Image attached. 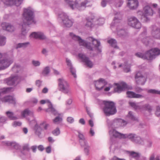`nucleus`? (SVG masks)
Masks as SVG:
<instances>
[{"instance_id":"obj_57","label":"nucleus","mask_w":160,"mask_h":160,"mask_svg":"<svg viewBox=\"0 0 160 160\" xmlns=\"http://www.w3.org/2000/svg\"><path fill=\"white\" fill-rule=\"evenodd\" d=\"M156 115L157 117L160 116V107L157 106L156 107V111L155 112Z\"/></svg>"},{"instance_id":"obj_32","label":"nucleus","mask_w":160,"mask_h":160,"mask_svg":"<svg viewBox=\"0 0 160 160\" xmlns=\"http://www.w3.org/2000/svg\"><path fill=\"white\" fill-rule=\"evenodd\" d=\"M136 134L134 133H129L124 134L123 138H128L133 142L135 138Z\"/></svg>"},{"instance_id":"obj_59","label":"nucleus","mask_w":160,"mask_h":160,"mask_svg":"<svg viewBox=\"0 0 160 160\" xmlns=\"http://www.w3.org/2000/svg\"><path fill=\"white\" fill-rule=\"evenodd\" d=\"M40 125L42 127H43L45 130H47V128L49 126V125L48 124H47L45 122L41 123L40 124Z\"/></svg>"},{"instance_id":"obj_28","label":"nucleus","mask_w":160,"mask_h":160,"mask_svg":"<svg viewBox=\"0 0 160 160\" xmlns=\"http://www.w3.org/2000/svg\"><path fill=\"white\" fill-rule=\"evenodd\" d=\"M82 45L90 51L93 50L92 47L91 46V43L81 38V46Z\"/></svg>"},{"instance_id":"obj_33","label":"nucleus","mask_w":160,"mask_h":160,"mask_svg":"<svg viewBox=\"0 0 160 160\" xmlns=\"http://www.w3.org/2000/svg\"><path fill=\"white\" fill-rule=\"evenodd\" d=\"M94 17L90 18L88 17L86 18V23L85 24V26L88 27H92L93 25V19Z\"/></svg>"},{"instance_id":"obj_61","label":"nucleus","mask_w":160,"mask_h":160,"mask_svg":"<svg viewBox=\"0 0 160 160\" xmlns=\"http://www.w3.org/2000/svg\"><path fill=\"white\" fill-rule=\"evenodd\" d=\"M67 121L69 123H72L74 121L73 118L72 117H68L67 118Z\"/></svg>"},{"instance_id":"obj_25","label":"nucleus","mask_w":160,"mask_h":160,"mask_svg":"<svg viewBox=\"0 0 160 160\" xmlns=\"http://www.w3.org/2000/svg\"><path fill=\"white\" fill-rule=\"evenodd\" d=\"M152 34L155 38L160 39V29L154 26L152 32Z\"/></svg>"},{"instance_id":"obj_49","label":"nucleus","mask_w":160,"mask_h":160,"mask_svg":"<svg viewBox=\"0 0 160 160\" xmlns=\"http://www.w3.org/2000/svg\"><path fill=\"white\" fill-rule=\"evenodd\" d=\"M23 0H13V5H15L16 6L20 5L22 2Z\"/></svg>"},{"instance_id":"obj_8","label":"nucleus","mask_w":160,"mask_h":160,"mask_svg":"<svg viewBox=\"0 0 160 160\" xmlns=\"http://www.w3.org/2000/svg\"><path fill=\"white\" fill-rule=\"evenodd\" d=\"M13 62L12 56L0 60V71L3 70L8 67Z\"/></svg>"},{"instance_id":"obj_2","label":"nucleus","mask_w":160,"mask_h":160,"mask_svg":"<svg viewBox=\"0 0 160 160\" xmlns=\"http://www.w3.org/2000/svg\"><path fill=\"white\" fill-rule=\"evenodd\" d=\"M22 16L23 23L24 24L30 25L36 23V21L34 19V11L31 8H24Z\"/></svg>"},{"instance_id":"obj_43","label":"nucleus","mask_w":160,"mask_h":160,"mask_svg":"<svg viewBox=\"0 0 160 160\" xmlns=\"http://www.w3.org/2000/svg\"><path fill=\"white\" fill-rule=\"evenodd\" d=\"M6 42V38L5 37L0 35V46H4Z\"/></svg>"},{"instance_id":"obj_12","label":"nucleus","mask_w":160,"mask_h":160,"mask_svg":"<svg viewBox=\"0 0 160 160\" xmlns=\"http://www.w3.org/2000/svg\"><path fill=\"white\" fill-rule=\"evenodd\" d=\"M143 12L139 11L138 13L139 14H142V16L145 18L147 20H149L148 17L152 16L153 14V11L152 8L149 6L147 5L143 8Z\"/></svg>"},{"instance_id":"obj_37","label":"nucleus","mask_w":160,"mask_h":160,"mask_svg":"<svg viewBox=\"0 0 160 160\" xmlns=\"http://www.w3.org/2000/svg\"><path fill=\"white\" fill-rule=\"evenodd\" d=\"M6 113L8 118L11 120H15L18 119L17 117L14 115L12 112L8 111L6 112Z\"/></svg>"},{"instance_id":"obj_58","label":"nucleus","mask_w":160,"mask_h":160,"mask_svg":"<svg viewBox=\"0 0 160 160\" xmlns=\"http://www.w3.org/2000/svg\"><path fill=\"white\" fill-rule=\"evenodd\" d=\"M32 62L33 65L35 67L38 66L40 64V62L38 61L33 60Z\"/></svg>"},{"instance_id":"obj_39","label":"nucleus","mask_w":160,"mask_h":160,"mask_svg":"<svg viewBox=\"0 0 160 160\" xmlns=\"http://www.w3.org/2000/svg\"><path fill=\"white\" fill-rule=\"evenodd\" d=\"M69 36L72 39L76 42H78L79 44H80V37L76 35L72 32L69 33Z\"/></svg>"},{"instance_id":"obj_6","label":"nucleus","mask_w":160,"mask_h":160,"mask_svg":"<svg viewBox=\"0 0 160 160\" xmlns=\"http://www.w3.org/2000/svg\"><path fill=\"white\" fill-rule=\"evenodd\" d=\"M47 102L49 103L48 105V108L45 109V111L48 112H51L54 115H58L53 120V122L55 123H59L62 120V118L59 116L60 114L58 113L57 111L53 107L51 103L49 100H47Z\"/></svg>"},{"instance_id":"obj_29","label":"nucleus","mask_w":160,"mask_h":160,"mask_svg":"<svg viewBox=\"0 0 160 160\" xmlns=\"http://www.w3.org/2000/svg\"><path fill=\"white\" fill-rule=\"evenodd\" d=\"M5 144L8 146H10L11 148L18 149L19 148V146L18 144L14 142H6Z\"/></svg>"},{"instance_id":"obj_62","label":"nucleus","mask_w":160,"mask_h":160,"mask_svg":"<svg viewBox=\"0 0 160 160\" xmlns=\"http://www.w3.org/2000/svg\"><path fill=\"white\" fill-rule=\"evenodd\" d=\"M22 123L19 122L14 121L12 124V125L14 127H17V126H20L21 125Z\"/></svg>"},{"instance_id":"obj_24","label":"nucleus","mask_w":160,"mask_h":160,"mask_svg":"<svg viewBox=\"0 0 160 160\" xmlns=\"http://www.w3.org/2000/svg\"><path fill=\"white\" fill-rule=\"evenodd\" d=\"M107 2L110 4H113L116 7H120L123 4V0H107Z\"/></svg>"},{"instance_id":"obj_46","label":"nucleus","mask_w":160,"mask_h":160,"mask_svg":"<svg viewBox=\"0 0 160 160\" xmlns=\"http://www.w3.org/2000/svg\"><path fill=\"white\" fill-rule=\"evenodd\" d=\"M141 109L148 110L150 112L152 110V108L149 104H147L142 106Z\"/></svg>"},{"instance_id":"obj_11","label":"nucleus","mask_w":160,"mask_h":160,"mask_svg":"<svg viewBox=\"0 0 160 160\" xmlns=\"http://www.w3.org/2000/svg\"><path fill=\"white\" fill-rule=\"evenodd\" d=\"M59 17L61 18L64 26L68 28L71 27L73 23L72 20L70 19L66 13L62 12L58 15Z\"/></svg>"},{"instance_id":"obj_19","label":"nucleus","mask_w":160,"mask_h":160,"mask_svg":"<svg viewBox=\"0 0 160 160\" xmlns=\"http://www.w3.org/2000/svg\"><path fill=\"white\" fill-rule=\"evenodd\" d=\"M2 29L5 30L10 32H12L15 30V28L11 24L3 22L1 25Z\"/></svg>"},{"instance_id":"obj_56","label":"nucleus","mask_w":160,"mask_h":160,"mask_svg":"<svg viewBox=\"0 0 160 160\" xmlns=\"http://www.w3.org/2000/svg\"><path fill=\"white\" fill-rule=\"evenodd\" d=\"M66 62L67 65L68 67L69 68H71L73 67V66L71 62V61L69 59H68V58H66Z\"/></svg>"},{"instance_id":"obj_5","label":"nucleus","mask_w":160,"mask_h":160,"mask_svg":"<svg viewBox=\"0 0 160 160\" xmlns=\"http://www.w3.org/2000/svg\"><path fill=\"white\" fill-rule=\"evenodd\" d=\"M107 122L109 127L115 128H118L120 126H124L127 123L125 121L119 118L115 119L111 121L107 120Z\"/></svg>"},{"instance_id":"obj_36","label":"nucleus","mask_w":160,"mask_h":160,"mask_svg":"<svg viewBox=\"0 0 160 160\" xmlns=\"http://www.w3.org/2000/svg\"><path fill=\"white\" fill-rule=\"evenodd\" d=\"M89 40L92 42V44L95 47H98L100 44V42L92 37H90L88 38Z\"/></svg>"},{"instance_id":"obj_1","label":"nucleus","mask_w":160,"mask_h":160,"mask_svg":"<svg viewBox=\"0 0 160 160\" xmlns=\"http://www.w3.org/2000/svg\"><path fill=\"white\" fill-rule=\"evenodd\" d=\"M115 16L113 21L111 25V29L113 30L116 27V32L119 37H124L127 35V33L124 29H122L121 24L120 23L122 19V15L119 12H115Z\"/></svg>"},{"instance_id":"obj_47","label":"nucleus","mask_w":160,"mask_h":160,"mask_svg":"<svg viewBox=\"0 0 160 160\" xmlns=\"http://www.w3.org/2000/svg\"><path fill=\"white\" fill-rule=\"evenodd\" d=\"M50 72V68L47 66L45 67L42 71V74L44 76H46L48 75Z\"/></svg>"},{"instance_id":"obj_41","label":"nucleus","mask_w":160,"mask_h":160,"mask_svg":"<svg viewBox=\"0 0 160 160\" xmlns=\"http://www.w3.org/2000/svg\"><path fill=\"white\" fill-rule=\"evenodd\" d=\"M128 117L132 121H138V118L135 116L133 113L131 111L129 112L128 114Z\"/></svg>"},{"instance_id":"obj_35","label":"nucleus","mask_w":160,"mask_h":160,"mask_svg":"<svg viewBox=\"0 0 160 160\" xmlns=\"http://www.w3.org/2000/svg\"><path fill=\"white\" fill-rule=\"evenodd\" d=\"M107 42L112 47L114 48H118L117 46V42L115 39L112 38H110L108 40Z\"/></svg>"},{"instance_id":"obj_7","label":"nucleus","mask_w":160,"mask_h":160,"mask_svg":"<svg viewBox=\"0 0 160 160\" xmlns=\"http://www.w3.org/2000/svg\"><path fill=\"white\" fill-rule=\"evenodd\" d=\"M59 90L65 94H67L70 91L69 85L67 82L63 78L58 79Z\"/></svg>"},{"instance_id":"obj_45","label":"nucleus","mask_w":160,"mask_h":160,"mask_svg":"<svg viewBox=\"0 0 160 160\" xmlns=\"http://www.w3.org/2000/svg\"><path fill=\"white\" fill-rule=\"evenodd\" d=\"M144 144H145L147 147L150 148L152 146V142L150 139L149 138H147L145 140Z\"/></svg>"},{"instance_id":"obj_63","label":"nucleus","mask_w":160,"mask_h":160,"mask_svg":"<svg viewBox=\"0 0 160 160\" xmlns=\"http://www.w3.org/2000/svg\"><path fill=\"white\" fill-rule=\"evenodd\" d=\"M124 70L126 72H129L130 71V66H125L124 68Z\"/></svg>"},{"instance_id":"obj_17","label":"nucleus","mask_w":160,"mask_h":160,"mask_svg":"<svg viewBox=\"0 0 160 160\" xmlns=\"http://www.w3.org/2000/svg\"><path fill=\"white\" fill-rule=\"evenodd\" d=\"M94 83L96 89L98 91L102 90L107 84V82L105 80L102 78L99 79L98 80L94 81Z\"/></svg>"},{"instance_id":"obj_9","label":"nucleus","mask_w":160,"mask_h":160,"mask_svg":"<svg viewBox=\"0 0 160 160\" xmlns=\"http://www.w3.org/2000/svg\"><path fill=\"white\" fill-rule=\"evenodd\" d=\"M110 136V140L112 143H114L116 141V138L119 139L123 138L124 134L121 133L117 131L115 128H112L109 131Z\"/></svg>"},{"instance_id":"obj_10","label":"nucleus","mask_w":160,"mask_h":160,"mask_svg":"<svg viewBox=\"0 0 160 160\" xmlns=\"http://www.w3.org/2000/svg\"><path fill=\"white\" fill-rule=\"evenodd\" d=\"M128 23L129 26L137 29L140 28L141 27L140 22L134 16H131L128 18Z\"/></svg>"},{"instance_id":"obj_20","label":"nucleus","mask_w":160,"mask_h":160,"mask_svg":"<svg viewBox=\"0 0 160 160\" xmlns=\"http://www.w3.org/2000/svg\"><path fill=\"white\" fill-rule=\"evenodd\" d=\"M139 3L138 0H128L127 6L130 9H135L138 6Z\"/></svg>"},{"instance_id":"obj_27","label":"nucleus","mask_w":160,"mask_h":160,"mask_svg":"<svg viewBox=\"0 0 160 160\" xmlns=\"http://www.w3.org/2000/svg\"><path fill=\"white\" fill-rule=\"evenodd\" d=\"M146 35V32L142 33L140 36V38L143 37L142 38V42L145 45H147L149 42L150 37H147L145 36Z\"/></svg>"},{"instance_id":"obj_40","label":"nucleus","mask_w":160,"mask_h":160,"mask_svg":"<svg viewBox=\"0 0 160 160\" xmlns=\"http://www.w3.org/2000/svg\"><path fill=\"white\" fill-rule=\"evenodd\" d=\"M129 105L134 109L138 110L141 109L142 106L139 105V103H137L134 102H129Z\"/></svg>"},{"instance_id":"obj_48","label":"nucleus","mask_w":160,"mask_h":160,"mask_svg":"<svg viewBox=\"0 0 160 160\" xmlns=\"http://www.w3.org/2000/svg\"><path fill=\"white\" fill-rule=\"evenodd\" d=\"M5 4L7 5H13V0H1Z\"/></svg>"},{"instance_id":"obj_22","label":"nucleus","mask_w":160,"mask_h":160,"mask_svg":"<svg viewBox=\"0 0 160 160\" xmlns=\"http://www.w3.org/2000/svg\"><path fill=\"white\" fill-rule=\"evenodd\" d=\"M126 93L128 97L131 98H142L144 97V96L142 95L136 93L132 91H127Z\"/></svg>"},{"instance_id":"obj_44","label":"nucleus","mask_w":160,"mask_h":160,"mask_svg":"<svg viewBox=\"0 0 160 160\" xmlns=\"http://www.w3.org/2000/svg\"><path fill=\"white\" fill-rule=\"evenodd\" d=\"M26 25L29 26V25H27V24H24L23 23L22 24V34L24 36L26 35L28 30H27L25 26Z\"/></svg>"},{"instance_id":"obj_13","label":"nucleus","mask_w":160,"mask_h":160,"mask_svg":"<svg viewBox=\"0 0 160 160\" xmlns=\"http://www.w3.org/2000/svg\"><path fill=\"white\" fill-rule=\"evenodd\" d=\"M18 76L12 75L9 77L5 79L4 81L7 85L12 86L17 85L18 83Z\"/></svg>"},{"instance_id":"obj_50","label":"nucleus","mask_w":160,"mask_h":160,"mask_svg":"<svg viewBox=\"0 0 160 160\" xmlns=\"http://www.w3.org/2000/svg\"><path fill=\"white\" fill-rule=\"evenodd\" d=\"M72 53L73 55L77 56L79 59L80 58V53L79 49H75L73 50Z\"/></svg>"},{"instance_id":"obj_38","label":"nucleus","mask_w":160,"mask_h":160,"mask_svg":"<svg viewBox=\"0 0 160 160\" xmlns=\"http://www.w3.org/2000/svg\"><path fill=\"white\" fill-rule=\"evenodd\" d=\"M30 43L29 42H26L23 43H19L16 45V48H26L29 45Z\"/></svg>"},{"instance_id":"obj_21","label":"nucleus","mask_w":160,"mask_h":160,"mask_svg":"<svg viewBox=\"0 0 160 160\" xmlns=\"http://www.w3.org/2000/svg\"><path fill=\"white\" fill-rule=\"evenodd\" d=\"M67 3L72 9L77 8L79 7V3L77 0H65Z\"/></svg>"},{"instance_id":"obj_64","label":"nucleus","mask_w":160,"mask_h":160,"mask_svg":"<svg viewBox=\"0 0 160 160\" xmlns=\"http://www.w3.org/2000/svg\"><path fill=\"white\" fill-rule=\"evenodd\" d=\"M107 3V0H102L101 2V5L102 7H104L106 6Z\"/></svg>"},{"instance_id":"obj_16","label":"nucleus","mask_w":160,"mask_h":160,"mask_svg":"<svg viewBox=\"0 0 160 160\" xmlns=\"http://www.w3.org/2000/svg\"><path fill=\"white\" fill-rule=\"evenodd\" d=\"M136 82L137 84L143 85L146 81V78L143 76L141 73L138 72L136 74L135 77Z\"/></svg>"},{"instance_id":"obj_15","label":"nucleus","mask_w":160,"mask_h":160,"mask_svg":"<svg viewBox=\"0 0 160 160\" xmlns=\"http://www.w3.org/2000/svg\"><path fill=\"white\" fill-rule=\"evenodd\" d=\"M81 143H82V146L84 148V151L85 154L87 156L89 155L90 154V146L88 145L84 136L81 134Z\"/></svg>"},{"instance_id":"obj_52","label":"nucleus","mask_w":160,"mask_h":160,"mask_svg":"<svg viewBox=\"0 0 160 160\" xmlns=\"http://www.w3.org/2000/svg\"><path fill=\"white\" fill-rule=\"evenodd\" d=\"M148 92L152 94H158L160 95V91L156 90L155 89H149L147 91Z\"/></svg>"},{"instance_id":"obj_42","label":"nucleus","mask_w":160,"mask_h":160,"mask_svg":"<svg viewBox=\"0 0 160 160\" xmlns=\"http://www.w3.org/2000/svg\"><path fill=\"white\" fill-rule=\"evenodd\" d=\"M129 154L130 157L133 158L137 160L141 156L140 154V153L133 151L129 152Z\"/></svg>"},{"instance_id":"obj_53","label":"nucleus","mask_w":160,"mask_h":160,"mask_svg":"<svg viewBox=\"0 0 160 160\" xmlns=\"http://www.w3.org/2000/svg\"><path fill=\"white\" fill-rule=\"evenodd\" d=\"M69 69L72 75L73 76V77L75 78H76L77 75L76 74V71L75 69L73 67L70 68Z\"/></svg>"},{"instance_id":"obj_3","label":"nucleus","mask_w":160,"mask_h":160,"mask_svg":"<svg viewBox=\"0 0 160 160\" xmlns=\"http://www.w3.org/2000/svg\"><path fill=\"white\" fill-rule=\"evenodd\" d=\"M160 55V49L155 48L148 51L145 54L141 52H138L135 54L137 57L144 59L152 60L156 56Z\"/></svg>"},{"instance_id":"obj_51","label":"nucleus","mask_w":160,"mask_h":160,"mask_svg":"<svg viewBox=\"0 0 160 160\" xmlns=\"http://www.w3.org/2000/svg\"><path fill=\"white\" fill-rule=\"evenodd\" d=\"M88 2L87 0H85L81 3V10H84V8L87 6V5Z\"/></svg>"},{"instance_id":"obj_30","label":"nucleus","mask_w":160,"mask_h":160,"mask_svg":"<svg viewBox=\"0 0 160 160\" xmlns=\"http://www.w3.org/2000/svg\"><path fill=\"white\" fill-rule=\"evenodd\" d=\"M133 142L141 145L144 144V140L139 136L136 135Z\"/></svg>"},{"instance_id":"obj_55","label":"nucleus","mask_w":160,"mask_h":160,"mask_svg":"<svg viewBox=\"0 0 160 160\" xmlns=\"http://www.w3.org/2000/svg\"><path fill=\"white\" fill-rule=\"evenodd\" d=\"M105 20L103 18H100L98 20L97 22H98L97 24L99 25H101L104 23Z\"/></svg>"},{"instance_id":"obj_18","label":"nucleus","mask_w":160,"mask_h":160,"mask_svg":"<svg viewBox=\"0 0 160 160\" xmlns=\"http://www.w3.org/2000/svg\"><path fill=\"white\" fill-rule=\"evenodd\" d=\"M81 60L84 63L85 65L87 67L90 68L92 67L93 63L84 54L81 53Z\"/></svg>"},{"instance_id":"obj_14","label":"nucleus","mask_w":160,"mask_h":160,"mask_svg":"<svg viewBox=\"0 0 160 160\" xmlns=\"http://www.w3.org/2000/svg\"><path fill=\"white\" fill-rule=\"evenodd\" d=\"M117 87L114 88V90L115 92L120 93L126 89L131 90L132 88L131 86H128L124 82H122L118 83H115Z\"/></svg>"},{"instance_id":"obj_31","label":"nucleus","mask_w":160,"mask_h":160,"mask_svg":"<svg viewBox=\"0 0 160 160\" xmlns=\"http://www.w3.org/2000/svg\"><path fill=\"white\" fill-rule=\"evenodd\" d=\"M22 117H25L28 116H32L33 115V112L32 111L29 110L28 109H25L21 113Z\"/></svg>"},{"instance_id":"obj_60","label":"nucleus","mask_w":160,"mask_h":160,"mask_svg":"<svg viewBox=\"0 0 160 160\" xmlns=\"http://www.w3.org/2000/svg\"><path fill=\"white\" fill-rule=\"evenodd\" d=\"M42 81L39 80H37L36 81V85L39 88H40L41 86Z\"/></svg>"},{"instance_id":"obj_26","label":"nucleus","mask_w":160,"mask_h":160,"mask_svg":"<svg viewBox=\"0 0 160 160\" xmlns=\"http://www.w3.org/2000/svg\"><path fill=\"white\" fill-rule=\"evenodd\" d=\"M1 101L2 102H8L10 103L15 104V99L12 97L7 96L1 99Z\"/></svg>"},{"instance_id":"obj_54","label":"nucleus","mask_w":160,"mask_h":160,"mask_svg":"<svg viewBox=\"0 0 160 160\" xmlns=\"http://www.w3.org/2000/svg\"><path fill=\"white\" fill-rule=\"evenodd\" d=\"M60 130L59 128H57L55 129L52 132V134L55 136H57L58 135L60 134Z\"/></svg>"},{"instance_id":"obj_23","label":"nucleus","mask_w":160,"mask_h":160,"mask_svg":"<svg viewBox=\"0 0 160 160\" xmlns=\"http://www.w3.org/2000/svg\"><path fill=\"white\" fill-rule=\"evenodd\" d=\"M31 37H33L36 38H38L40 39H44L46 38L45 36L43 33L41 32H33L30 35Z\"/></svg>"},{"instance_id":"obj_4","label":"nucleus","mask_w":160,"mask_h":160,"mask_svg":"<svg viewBox=\"0 0 160 160\" xmlns=\"http://www.w3.org/2000/svg\"><path fill=\"white\" fill-rule=\"evenodd\" d=\"M104 106L103 111L107 116H109L115 114L117 112L115 103L112 101H103Z\"/></svg>"},{"instance_id":"obj_34","label":"nucleus","mask_w":160,"mask_h":160,"mask_svg":"<svg viewBox=\"0 0 160 160\" xmlns=\"http://www.w3.org/2000/svg\"><path fill=\"white\" fill-rule=\"evenodd\" d=\"M34 130L35 134L39 137H41V132L42 130L41 128L36 124L34 127Z\"/></svg>"}]
</instances>
